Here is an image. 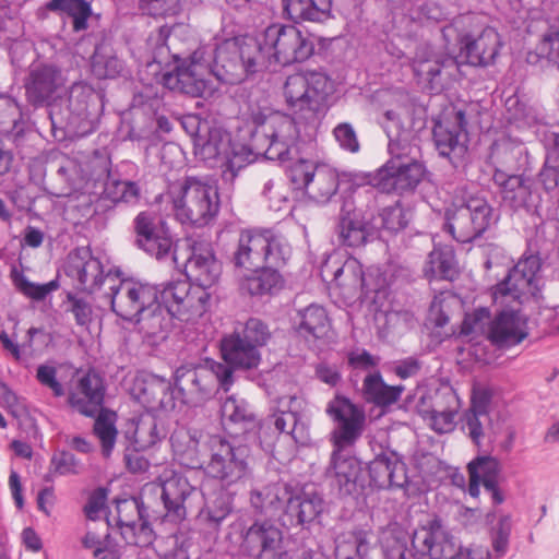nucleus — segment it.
<instances>
[{
  "mask_svg": "<svg viewBox=\"0 0 559 559\" xmlns=\"http://www.w3.org/2000/svg\"><path fill=\"white\" fill-rule=\"evenodd\" d=\"M316 50L311 34L295 23L274 22L254 36L225 38L216 45L210 66L222 83L240 84L271 66L287 67L310 59Z\"/></svg>",
  "mask_w": 559,
  "mask_h": 559,
  "instance_id": "f257e3e1",
  "label": "nucleus"
},
{
  "mask_svg": "<svg viewBox=\"0 0 559 559\" xmlns=\"http://www.w3.org/2000/svg\"><path fill=\"white\" fill-rule=\"evenodd\" d=\"M325 414L335 425L330 432L333 449L325 476L331 479L332 487L341 498H350L356 504H364L368 498L366 463L347 450L364 435L365 408L336 392L328 402Z\"/></svg>",
  "mask_w": 559,
  "mask_h": 559,
  "instance_id": "f03ea898",
  "label": "nucleus"
},
{
  "mask_svg": "<svg viewBox=\"0 0 559 559\" xmlns=\"http://www.w3.org/2000/svg\"><path fill=\"white\" fill-rule=\"evenodd\" d=\"M333 80L322 71L307 70L289 75L284 85L287 108L295 117L276 111L274 140L296 143L299 138L296 119L313 123L325 114L334 94Z\"/></svg>",
  "mask_w": 559,
  "mask_h": 559,
  "instance_id": "7ed1b4c3",
  "label": "nucleus"
},
{
  "mask_svg": "<svg viewBox=\"0 0 559 559\" xmlns=\"http://www.w3.org/2000/svg\"><path fill=\"white\" fill-rule=\"evenodd\" d=\"M457 44V56L442 51L416 53L414 72L419 81L427 83L430 93L441 92L444 76H451L450 70H457L460 63L483 68L492 64L501 47L499 33L490 26L485 27L476 37L469 33L460 36Z\"/></svg>",
  "mask_w": 559,
  "mask_h": 559,
  "instance_id": "20e7f679",
  "label": "nucleus"
},
{
  "mask_svg": "<svg viewBox=\"0 0 559 559\" xmlns=\"http://www.w3.org/2000/svg\"><path fill=\"white\" fill-rule=\"evenodd\" d=\"M391 157L374 171L367 173L368 189L403 195L414 192L427 174L424 162L411 156L412 131L395 122L386 130Z\"/></svg>",
  "mask_w": 559,
  "mask_h": 559,
  "instance_id": "39448f33",
  "label": "nucleus"
},
{
  "mask_svg": "<svg viewBox=\"0 0 559 559\" xmlns=\"http://www.w3.org/2000/svg\"><path fill=\"white\" fill-rule=\"evenodd\" d=\"M106 105L102 82L92 85L74 82L68 91L67 105L48 112L51 135L56 141L87 136L98 128Z\"/></svg>",
  "mask_w": 559,
  "mask_h": 559,
  "instance_id": "423d86ee",
  "label": "nucleus"
},
{
  "mask_svg": "<svg viewBox=\"0 0 559 559\" xmlns=\"http://www.w3.org/2000/svg\"><path fill=\"white\" fill-rule=\"evenodd\" d=\"M138 173V166L130 162L119 163L115 169L108 157H98L87 165V183L94 187L100 185V194L94 193L95 225H103L115 212V207L124 203L136 205L141 200V188L133 177Z\"/></svg>",
  "mask_w": 559,
  "mask_h": 559,
  "instance_id": "0eeeda50",
  "label": "nucleus"
},
{
  "mask_svg": "<svg viewBox=\"0 0 559 559\" xmlns=\"http://www.w3.org/2000/svg\"><path fill=\"white\" fill-rule=\"evenodd\" d=\"M173 29V26L165 24L148 37V41L153 46V62L164 70L160 81L166 88L173 92L191 97H203L210 90V82L199 72L203 68L202 56L199 51L187 57L171 53L168 39Z\"/></svg>",
  "mask_w": 559,
  "mask_h": 559,
  "instance_id": "6e6552de",
  "label": "nucleus"
},
{
  "mask_svg": "<svg viewBox=\"0 0 559 559\" xmlns=\"http://www.w3.org/2000/svg\"><path fill=\"white\" fill-rule=\"evenodd\" d=\"M203 444L207 453L203 466L205 479L237 487L254 478L255 459L247 441L210 435Z\"/></svg>",
  "mask_w": 559,
  "mask_h": 559,
  "instance_id": "1a4fd4ad",
  "label": "nucleus"
},
{
  "mask_svg": "<svg viewBox=\"0 0 559 559\" xmlns=\"http://www.w3.org/2000/svg\"><path fill=\"white\" fill-rule=\"evenodd\" d=\"M497 221L485 194L466 191L445 209L442 230L459 243L475 245Z\"/></svg>",
  "mask_w": 559,
  "mask_h": 559,
  "instance_id": "9d476101",
  "label": "nucleus"
},
{
  "mask_svg": "<svg viewBox=\"0 0 559 559\" xmlns=\"http://www.w3.org/2000/svg\"><path fill=\"white\" fill-rule=\"evenodd\" d=\"M374 191L355 190L344 197L335 227L337 241L347 248H361L379 240L374 222Z\"/></svg>",
  "mask_w": 559,
  "mask_h": 559,
  "instance_id": "9b49d317",
  "label": "nucleus"
},
{
  "mask_svg": "<svg viewBox=\"0 0 559 559\" xmlns=\"http://www.w3.org/2000/svg\"><path fill=\"white\" fill-rule=\"evenodd\" d=\"M530 170V155L526 150H511L506 153L503 167H495L492 181L504 205L513 212L531 213L536 206L532 191L533 179L526 176Z\"/></svg>",
  "mask_w": 559,
  "mask_h": 559,
  "instance_id": "f8f14e48",
  "label": "nucleus"
},
{
  "mask_svg": "<svg viewBox=\"0 0 559 559\" xmlns=\"http://www.w3.org/2000/svg\"><path fill=\"white\" fill-rule=\"evenodd\" d=\"M177 217L194 227H204L217 217L221 201L218 187L214 182L187 177L179 194L174 198Z\"/></svg>",
  "mask_w": 559,
  "mask_h": 559,
  "instance_id": "ddd939ff",
  "label": "nucleus"
},
{
  "mask_svg": "<svg viewBox=\"0 0 559 559\" xmlns=\"http://www.w3.org/2000/svg\"><path fill=\"white\" fill-rule=\"evenodd\" d=\"M117 526L121 538L130 546L147 548L156 540L154 524L162 520L159 511L151 509L143 496L115 499Z\"/></svg>",
  "mask_w": 559,
  "mask_h": 559,
  "instance_id": "4468645a",
  "label": "nucleus"
},
{
  "mask_svg": "<svg viewBox=\"0 0 559 559\" xmlns=\"http://www.w3.org/2000/svg\"><path fill=\"white\" fill-rule=\"evenodd\" d=\"M326 509L328 502L324 493L314 484L289 483L280 522L286 528L309 530L312 524L321 523V518Z\"/></svg>",
  "mask_w": 559,
  "mask_h": 559,
  "instance_id": "2eb2a0df",
  "label": "nucleus"
},
{
  "mask_svg": "<svg viewBox=\"0 0 559 559\" xmlns=\"http://www.w3.org/2000/svg\"><path fill=\"white\" fill-rule=\"evenodd\" d=\"M111 311L127 322H133L134 318L156 306L157 285L135 280L133 277L119 276L106 292Z\"/></svg>",
  "mask_w": 559,
  "mask_h": 559,
  "instance_id": "dca6fc26",
  "label": "nucleus"
},
{
  "mask_svg": "<svg viewBox=\"0 0 559 559\" xmlns=\"http://www.w3.org/2000/svg\"><path fill=\"white\" fill-rule=\"evenodd\" d=\"M230 262L235 269H253L266 263L285 264V253L278 237L271 230H241Z\"/></svg>",
  "mask_w": 559,
  "mask_h": 559,
  "instance_id": "f3484780",
  "label": "nucleus"
},
{
  "mask_svg": "<svg viewBox=\"0 0 559 559\" xmlns=\"http://www.w3.org/2000/svg\"><path fill=\"white\" fill-rule=\"evenodd\" d=\"M63 273L75 281V288L80 292L94 294L104 286H111L123 272L119 267H111L106 273L100 260L93 255L90 247H78L69 252L63 264Z\"/></svg>",
  "mask_w": 559,
  "mask_h": 559,
  "instance_id": "a211bd4d",
  "label": "nucleus"
},
{
  "mask_svg": "<svg viewBox=\"0 0 559 559\" xmlns=\"http://www.w3.org/2000/svg\"><path fill=\"white\" fill-rule=\"evenodd\" d=\"M467 119L463 109L453 110L435 121L432 140L439 154L449 158L455 170H465L468 159Z\"/></svg>",
  "mask_w": 559,
  "mask_h": 559,
  "instance_id": "6ab92c4d",
  "label": "nucleus"
},
{
  "mask_svg": "<svg viewBox=\"0 0 559 559\" xmlns=\"http://www.w3.org/2000/svg\"><path fill=\"white\" fill-rule=\"evenodd\" d=\"M0 133L17 151L21 158L29 157L36 139L35 124L28 108L8 94H0Z\"/></svg>",
  "mask_w": 559,
  "mask_h": 559,
  "instance_id": "aec40b11",
  "label": "nucleus"
},
{
  "mask_svg": "<svg viewBox=\"0 0 559 559\" xmlns=\"http://www.w3.org/2000/svg\"><path fill=\"white\" fill-rule=\"evenodd\" d=\"M133 247L162 260L173 252L175 236L166 221L152 211H141L131 224Z\"/></svg>",
  "mask_w": 559,
  "mask_h": 559,
  "instance_id": "412c9836",
  "label": "nucleus"
},
{
  "mask_svg": "<svg viewBox=\"0 0 559 559\" xmlns=\"http://www.w3.org/2000/svg\"><path fill=\"white\" fill-rule=\"evenodd\" d=\"M368 497L374 491L404 488L408 484L404 456L390 447H380L366 463Z\"/></svg>",
  "mask_w": 559,
  "mask_h": 559,
  "instance_id": "4be33fe9",
  "label": "nucleus"
},
{
  "mask_svg": "<svg viewBox=\"0 0 559 559\" xmlns=\"http://www.w3.org/2000/svg\"><path fill=\"white\" fill-rule=\"evenodd\" d=\"M236 150L235 135L222 127H211L202 139L197 140L194 155L209 166L222 168V179L233 182L241 169L231 166Z\"/></svg>",
  "mask_w": 559,
  "mask_h": 559,
  "instance_id": "5701e85b",
  "label": "nucleus"
},
{
  "mask_svg": "<svg viewBox=\"0 0 559 559\" xmlns=\"http://www.w3.org/2000/svg\"><path fill=\"white\" fill-rule=\"evenodd\" d=\"M62 86L63 76L59 67L44 62L34 64L23 82L26 103L34 109L47 108L49 112L56 109L55 103Z\"/></svg>",
  "mask_w": 559,
  "mask_h": 559,
  "instance_id": "b1692460",
  "label": "nucleus"
},
{
  "mask_svg": "<svg viewBox=\"0 0 559 559\" xmlns=\"http://www.w3.org/2000/svg\"><path fill=\"white\" fill-rule=\"evenodd\" d=\"M283 532L271 520L255 519L241 533L240 548L252 559H287Z\"/></svg>",
  "mask_w": 559,
  "mask_h": 559,
  "instance_id": "393cba45",
  "label": "nucleus"
},
{
  "mask_svg": "<svg viewBox=\"0 0 559 559\" xmlns=\"http://www.w3.org/2000/svg\"><path fill=\"white\" fill-rule=\"evenodd\" d=\"M132 395L148 413L155 411H174L180 403L178 389L171 382L154 373H140L131 389Z\"/></svg>",
  "mask_w": 559,
  "mask_h": 559,
  "instance_id": "a878e982",
  "label": "nucleus"
},
{
  "mask_svg": "<svg viewBox=\"0 0 559 559\" xmlns=\"http://www.w3.org/2000/svg\"><path fill=\"white\" fill-rule=\"evenodd\" d=\"M221 414L223 427L231 438L242 436L247 442L260 441L263 423L247 400L228 396L221 406Z\"/></svg>",
  "mask_w": 559,
  "mask_h": 559,
  "instance_id": "bb28decb",
  "label": "nucleus"
},
{
  "mask_svg": "<svg viewBox=\"0 0 559 559\" xmlns=\"http://www.w3.org/2000/svg\"><path fill=\"white\" fill-rule=\"evenodd\" d=\"M235 486H225L204 479L200 491L204 506L198 513V521L210 531H218L223 522L233 513L236 497Z\"/></svg>",
  "mask_w": 559,
  "mask_h": 559,
  "instance_id": "cd10ccee",
  "label": "nucleus"
},
{
  "mask_svg": "<svg viewBox=\"0 0 559 559\" xmlns=\"http://www.w3.org/2000/svg\"><path fill=\"white\" fill-rule=\"evenodd\" d=\"M185 275L191 286L212 287L222 274V263L216 258L211 242L195 240L185 262Z\"/></svg>",
  "mask_w": 559,
  "mask_h": 559,
  "instance_id": "c85d7f7f",
  "label": "nucleus"
},
{
  "mask_svg": "<svg viewBox=\"0 0 559 559\" xmlns=\"http://www.w3.org/2000/svg\"><path fill=\"white\" fill-rule=\"evenodd\" d=\"M106 382L98 371L88 368L68 395L69 406L82 416L94 418L103 409Z\"/></svg>",
  "mask_w": 559,
  "mask_h": 559,
  "instance_id": "c756f323",
  "label": "nucleus"
},
{
  "mask_svg": "<svg viewBox=\"0 0 559 559\" xmlns=\"http://www.w3.org/2000/svg\"><path fill=\"white\" fill-rule=\"evenodd\" d=\"M175 385L178 389L180 404L211 399L218 391L215 376L203 366H180L174 372Z\"/></svg>",
  "mask_w": 559,
  "mask_h": 559,
  "instance_id": "7c9ffc66",
  "label": "nucleus"
},
{
  "mask_svg": "<svg viewBox=\"0 0 559 559\" xmlns=\"http://www.w3.org/2000/svg\"><path fill=\"white\" fill-rule=\"evenodd\" d=\"M543 265V259L538 250L533 249L531 245L522 254L520 261L513 267L507 270L506 275L495 286H492V298L495 302L499 300L501 304L509 299L521 298V290L518 284L513 282V277L521 273V276L532 284Z\"/></svg>",
  "mask_w": 559,
  "mask_h": 559,
  "instance_id": "2f4dec72",
  "label": "nucleus"
},
{
  "mask_svg": "<svg viewBox=\"0 0 559 559\" xmlns=\"http://www.w3.org/2000/svg\"><path fill=\"white\" fill-rule=\"evenodd\" d=\"M195 490L197 488L181 474L174 473L167 477L159 486L164 512H159L162 520L157 523L165 520L173 523L182 522L187 518V501Z\"/></svg>",
  "mask_w": 559,
  "mask_h": 559,
  "instance_id": "473e14b6",
  "label": "nucleus"
},
{
  "mask_svg": "<svg viewBox=\"0 0 559 559\" xmlns=\"http://www.w3.org/2000/svg\"><path fill=\"white\" fill-rule=\"evenodd\" d=\"M283 265L266 263L247 270L239 282L240 290L250 297L257 298L276 295L285 284V280L280 272V267Z\"/></svg>",
  "mask_w": 559,
  "mask_h": 559,
  "instance_id": "72a5a7b5",
  "label": "nucleus"
},
{
  "mask_svg": "<svg viewBox=\"0 0 559 559\" xmlns=\"http://www.w3.org/2000/svg\"><path fill=\"white\" fill-rule=\"evenodd\" d=\"M512 300L518 307L501 309L489 326V340L498 346L518 345L527 337V332L521 329V298Z\"/></svg>",
  "mask_w": 559,
  "mask_h": 559,
  "instance_id": "f704fd0d",
  "label": "nucleus"
},
{
  "mask_svg": "<svg viewBox=\"0 0 559 559\" xmlns=\"http://www.w3.org/2000/svg\"><path fill=\"white\" fill-rule=\"evenodd\" d=\"M236 150L234 152V164L236 169H243L249 164L255 162L267 146L270 140L257 129V124L252 123V118L248 114L242 126L238 127L235 133Z\"/></svg>",
  "mask_w": 559,
  "mask_h": 559,
  "instance_id": "c9c22d12",
  "label": "nucleus"
},
{
  "mask_svg": "<svg viewBox=\"0 0 559 559\" xmlns=\"http://www.w3.org/2000/svg\"><path fill=\"white\" fill-rule=\"evenodd\" d=\"M202 437L200 430L186 426L174 429L169 442L174 456L180 465L191 469L203 468L205 460L200 450L201 445L204 447Z\"/></svg>",
  "mask_w": 559,
  "mask_h": 559,
  "instance_id": "e433bc0d",
  "label": "nucleus"
},
{
  "mask_svg": "<svg viewBox=\"0 0 559 559\" xmlns=\"http://www.w3.org/2000/svg\"><path fill=\"white\" fill-rule=\"evenodd\" d=\"M222 359L237 366L240 371L257 369L262 361V354L254 349L236 330L225 333L218 344Z\"/></svg>",
  "mask_w": 559,
  "mask_h": 559,
  "instance_id": "4c0bfd02",
  "label": "nucleus"
},
{
  "mask_svg": "<svg viewBox=\"0 0 559 559\" xmlns=\"http://www.w3.org/2000/svg\"><path fill=\"white\" fill-rule=\"evenodd\" d=\"M167 429L162 419L152 414L131 420L123 430L120 440L140 450H148L167 437Z\"/></svg>",
  "mask_w": 559,
  "mask_h": 559,
  "instance_id": "58836bf2",
  "label": "nucleus"
},
{
  "mask_svg": "<svg viewBox=\"0 0 559 559\" xmlns=\"http://www.w3.org/2000/svg\"><path fill=\"white\" fill-rule=\"evenodd\" d=\"M289 483H272L250 490V506L263 520H280L285 508Z\"/></svg>",
  "mask_w": 559,
  "mask_h": 559,
  "instance_id": "ea45409f",
  "label": "nucleus"
},
{
  "mask_svg": "<svg viewBox=\"0 0 559 559\" xmlns=\"http://www.w3.org/2000/svg\"><path fill=\"white\" fill-rule=\"evenodd\" d=\"M189 282L178 280L157 285V302L160 309L175 316L178 322L189 321L188 305H191Z\"/></svg>",
  "mask_w": 559,
  "mask_h": 559,
  "instance_id": "a19ab883",
  "label": "nucleus"
},
{
  "mask_svg": "<svg viewBox=\"0 0 559 559\" xmlns=\"http://www.w3.org/2000/svg\"><path fill=\"white\" fill-rule=\"evenodd\" d=\"M283 12L295 24L325 23L333 19L332 0H283Z\"/></svg>",
  "mask_w": 559,
  "mask_h": 559,
  "instance_id": "79ce46f5",
  "label": "nucleus"
},
{
  "mask_svg": "<svg viewBox=\"0 0 559 559\" xmlns=\"http://www.w3.org/2000/svg\"><path fill=\"white\" fill-rule=\"evenodd\" d=\"M126 70L124 61L119 58L110 43L105 36L95 44L91 57V71L98 80H115L123 76Z\"/></svg>",
  "mask_w": 559,
  "mask_h": 559,
  "instance_id": "37998d69",
  "label": "nucleus"
},
{
  "mask_svg": "<svg viewBox=\"0 0 559 559\" xmlns=\"http://www.w3.org/2000/svg\"><path fill=\"white\" fill-rule=\"evenodd\" d=\"M295 330L305 340H322L331 331V320L324 307L311 304L298 311Z\"/></svg>",
  "mask_w": 559,
  "mask_h": 559,
  "instance_id": "c03bdc74",
  "label": "nucleus"
},
{
  "mask_svg": "<svg viewBox=\"0 0 559 559\" xmlns=\"http://www.w3.org/2000/svg\"><path fill=\"white\" fill-rule=\"evenodd\" d=\"M424 274L430 281H453L457 275L456 257L453 248L448 245H433L432 250L428 253Z\"/></svg>",
  "mask_w": 559,
  "mask_h": 559,
  "instance_id": "a18cd8bd",
  "label": "nucleus"
},
{
  "mask_svg": "<svg viewBox=\"0 0 559 559\" xmlns=\"http://www.w3.org/2000/svg\"><path fill=\"white\" fill-rule=\"evenodd\" d=\"M177 318L159 306H155L145 311L143 316L134 318V324H139V330L146 338L153 340L154 343L165 341L173 329L177 325Z\"/></svg>",
  "mask_w": 559,
  "mask_h": 559,
  "instance_id": "49530a36",
  "label": "nucleus"
},
{
  "mask_svg": "<svg viewBox=\"0 0 559 559\" xmlns=\"http://www.w3.org/2000/svg\"><path fill=\"white\" fill-rule=\"evenodd\" d=\"M404 385H389L379 370L369 373L362 381V395L368 403L385 408L397 402Z\"/></svg>",
  "mask_w": 559,
  "mask_h": 559,
  "instance_id": "de8ad7c7",
  "label": "nucleus"
},
{
  "mask_svg": "<svg viewBox=\"0 0 559 559\" xmlns=\"http://www.w3.org/2000/svg\"><path fill=\"white\" fill-rule=\"evenodd\" d=\"M525 60L530 66H551L559 71V25L549 26L535 49L526 53Z\"/></svg>",
  "mask_w": 559,
  "mask_h": 559,
  "instance_id": "09e8293b",
  "label": "nucleus"
},
{
  "mask_svg": "<svg viewBox=\"0 0 559 559\" xmlns=\"http://www.w3.org/2000/svg\"><path fill=\"white\" fill-rule=\"evenodd\" d=\"M46 9L58 13L63 19H70L75 33L86 31L88 20L93 15L90 0H50L46 3Z\"/></svg>",
  "mask_w": 559,
  "mask_h": 559,
  "instance_id": "8fccbe9b",
  "label": "nucleus"
},
{
  "mask_svg": "<svg viewBox=\"0 0 559 559\" xmlns=\"http://www.w3.org/2000/svg\"><path fill=\"white\" fill-rule=\"evenodd\" d=\"M340 175L335 168L320 164L305 194L319 204H326L337 193Z\"/></svg>",
  "mask_w": 559,
  "mask_h": 559,
  "instance_id": "3c124183",
  "label": "nucleus"
},
{
  "mask_svg": "<svg viewBox=\"0 0 559 559\" xmlns=\"http://www.w3.org/2000/svg\"><path fill=\"white\" fill-rule=\"evenodd\" d=\"M373 214L376 226L379 227V239H382L384 234L393 236L404 230L408 226L411 216L409 211L404 209L400 201L394 205L380 209L376 197Z\"/></svg>",
  "mask_w": 559,
  "mask_h": 559,
  "instance_id": "603ef678",
  "label": "nucleus"
},
{
  "mask_svg": "<svg viewBox=\"0 0 559 559\" xmlns=\"http://www.w3.org/2000/svg\"><path fill=\"white\" fill-rule=\"evenodd\" d=\"M370 277L371 274L366 273L356 259H347L333 271V281L337 285L359 288L365 295L378 290L377 285L369 282Z\"/></svg>",
  "mask_w": 559,
  "mask_h": 559,
  "instance_id": "864d4df0",
  "label": "nucleus"
},
{
  "mask_svg": "<svg viewBox=\"0 0 559 559\" xmlns=\"http://www.w3.org/2000/svg\"><path fill=\"white\" fill-rule=\"evenodd\" d=\"M335 546L336 559H349L360 554L369 552V532L357 528L346 534L340 535Z\"/></svg>",
  "mask_w": 559,
  "mask_h": 559,
  "instance_id": "5fc2aeb1",
  "label": "nucleus"
},
{
  "mask_svg": "<svg viewBox=\"0 0 559 559\" xmlns=\"http://www.w3.org/2000/svg\"><path fill=\"white\" fill-rule=\"evenodd\" d=\"M287 163L285 176L292 189L305 193L320 164L302 157Z\"/></svg>",
  "mask_w": 559,
  "mask_h": 559,
  "instance_id": "6e6d98bb",
  "label": "nucleus"
},
{
  "mask_svg": "<svg viewBox=\"0 0 559 559\" xmlns=\"http://www.w3.org/2000/svg\"><path fill=\"white\" fill-rule=\"evenodd\" d=\"M234 330L239 332L240 336L259 352L272 340L269 324L260 318L250 317L246 322L238 323Z\"/></svg>",
  "mask_w": 559,
  "mask_h": 559,
  "instance_id": "4d7b16f0",
  "label": "nucleus"
},
{
  "mask_svg": "<svg viewBox=\"0 0 559 559\" xmlns=\"http://www.w3.org/2000/svg\"><path fill=\"white\" fill-rule=\"evenodd\" d=\"M449 535L450 534L443 530L442 519L439 515H433L425 525L414 532L412 535V545L417 552L431 550L433 543Z\"/></svg>",
  "mask_w": 559,
  "mask_h": 559,
  "instance_id": "13d9d810",
  "label": "nucleus"
},
{
  "mask_svg": "<svg viewBox=\"0 0 559 559\" xmlns=\"http://www.w3.org/2000/svg\"><path fill=\"white\" fill-rule=\"evenodd\" d=\"M264 426H274L278 433L286 432L293 437L295 441L304 438L305 425L301 424V416L297 412L278 411L270 415L264 420Z\"/></svg>",
  "mask_w": 559,
  "mask_h": 559,
  "instance_id": "bf43d9fd",
  "label": "nucleus"
},
{
  "mask_svg": "<svg viewBox=\"0 0 559 559\" xmlns=\"http://www.w3.org/2000/svg\"><path fill=\"white\" fill-rule=\"evenodd\" d=\"M466 468L468 475L476 474L477 478H481L483 486L487 480L499 479L502 469L500 461L490 454L475 456L467 463Z\"/></svg>",
  "mask_w": 559,
  "mask_h": 559,
  "instance_id": "052dcab7",
  "label": "nucleus"
},
{
  "mask_svg": "<svg viewBox=\"0 0 559 559\" xmlns=\"http://www.w3.org/2000/svg\"><path fill=\"white\" fill-rule=\"evenodd\" d=\"M68 211L75 225L95 223L94 193H81L70 200Z\"/></svg>",
  "mask_w": 559,
  "mask_h": 559,
  "instance_id": "680f3d73",
  "label": "nucleus"
},
{
  "mask_svg": "<svg viewBox=\"0 0 559 559\" xmlns=\"http://www.w3.org/2000/svg\"><path fill=\"white\" fill-rule=\"evenodd\" d=\"M94 432L100 441L102 453L105 457H109L118 435V430L114 423L104 417H95Z\"/></svg>",
  "mask_w": 559,
  "mask_h": 559,
  "instance_id": "e2e57ef3",
  "label": "nucleus"
},
{
  "mask_svg": "<svg viewBox=\"0 0 559 559\" xmlns=\"http://www.w3.org/2000/svg\"><path fill=\"white\" fill-rule=\"evenodd\" d=\"M252 123L257 124V129H260L262 134L271 141H274V129H275V114L270 107L251 106L249 109Z\"/></svg>",
  "mask_w": 559,
  "mask_h": 559,
  "instance_id": "0e129e2a",
  "label": "nucleus"
},
{
  "mask_svg": "<svg viewBox=\"0 0 559 559\" xmlns=\"http://www.w3.org/2000/svg\"><path fill=\"white\" fill-rule=\"evenodd\" d=\"M66 301L69 302L66 311L74 316L75 324L79 326H88L93 316L91 304L84 298L78 297L72 292L67 293Z\"/></svg>",
  "mask_w": 559,
  "mask_h": 559,
  "instance_id": "69168bd1",
  "label": "nucleus"
},
{
  "mask_svg": "<svg viewBox=\"0 0 559 559\" xmlns=\"http://www.w3.org/2000/svg\"><path fill=\"white\" fill-rule=\"evenodd\" d=\"M11 278L15 288L26 296L36 301L46 299V293L43 284L31 282L22 271H19L15 266L11 270Z\"/></svg>",
  "mask_w": 559,
  "mask_h": 559,
  "instance_id": "338daca9",
  "label": "nucleus"
},
{
  "mask_svg": "<svg viewBox=\"0 0 559 559\" xmlns=\"http://www.w3.org/2000/svg\"><path fill=\"white\" fill-rule=\"evenodd\" d=\"M298 154L296 143L274 140L267 143V146L262 152V155L270 160H277L285 164L294 159Z\"/></svg>",
  "mask_w": 559,
  "mask_h": 559,
  "instance_id": "774afa93",
  "label": "nucleus"
}]
</instances>
